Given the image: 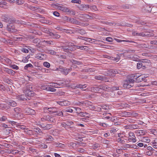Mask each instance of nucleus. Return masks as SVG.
Segmentation results:
<instances>
[{"label": "nucleus", "mask_w": 157, "mask_h": 157, "mask_svg": "<svg viewBox=\"0 0 157 157\" xmlns=\"http://www.w3.org/2000/svg\"><path fill=\"white\" fill-rule=\"evenodd\" d=\"M134 80L132 79L126 80L124 82L123 86L124 88H129L133 86Z\"/></svg>", "instance_id": "nucleus-1"}, {"label": "nucleus", "mask_w": 157, "mask_h": 157, "mask_svg": "<svg viewBox=\"0 0 157 157\" xmlns=\"http://www.w3.org/2000/svg\"><path fill=\"white\" fill-rule=\"evenodd\" d=\"M132 77L134 79L136 80L138 82H139L142 81L144 78L143 75H140L139 74H136L133 75Z\"/></svg>", "instance_id": "nucleus-2"}, {"label": "nucleus", "mask_w": 157, "mask_h": 157, "mask_svg": "<svg viewBox=\"0 0 157 157\" xmlns=\"http://www.w3.org/2000/svg\"><path fill=\"white\" fill-rule=\"evenodd\" d=\"M32 87L31 86H28L24 93L26 95L28 96H32L33 94V91H32Z\"/></svg>", "instance_id": "nucleus-3"}, {"label": "nucleus", "mask_w": 157, "mask_h": 157, "mask_svg": "<svg viewBox=\"0 0 157 157\" xmlns=\"http://www.w3.org/2000/svg\"><path fill=\"white\" fill-rule=\"evenodd\" d=\"M57 9L64 12L71 13L70 9L67 7L63 5H58L57 6Z\"/></svg>", "instance_id": "nucleus-4"}, {"label": "nucleus", "mask_w": 157, "mask_h": 157, "mask_svg": "<svg viewBox=\"0 0 157 157\" xmlns=\"http://www.w3.org/2000/svg\"><path fill=\"white\" fill-rule=\"evenodd\" d=\"M44 111L45 112H48L47 110L48 111V112L51 113H55L57 112V109L56 107H50L47 108L45 107L44 108Z\"/></svg>", "instance_id": "nucleus-5"}, {"label": "nucleus", "mask_w": 157, "mask_h": 157, "mask_svg": "<svg viewBox=\"0 0 157 157\" xmlns=\"http://www.w3.org/2000/svg\"><path fill=\"white\" fill-rule=\"evenodd\" d=\"M128 140L133 143H135L136 141V137L133 132H130L128 133Z\"/></svg>", "instance_id": "nucleus-6"}, {"label": "nucleus", "mask_w": 157, "mask_h": 157, "mask_svg": "<svg viewBox=\"0 0 157 157\" xmlns=\"http://www.w3.org/2000/svg\"><path fill=\"white\" fill-rule=\"evenodd\" d=\"M119 51L120 52L122 53H121L119 54L121 56V54H123L124 53H127L134 52L135 51V50L131 49H127L126 50H119Z\"/></svg>", "instance_id": "nucleus-7"}, {"label": "nucleus", "mask_w": 157, "mask_h": 157, "mask_svg": "<svg viewBox=\"0 0 157 157\" xmlns=\"http://www.w3.org/2000/svg\"><path fill=\"white\" fill-rule=\"evenodd\" d=\"M24 111L25 113L29 115H33L36 113V112L34 110L29 108L26 109Z\"/></svg>", "instance_id": "nucleus-8"}, {"label": "nucleus", "mask_w": 157, "mask_h": 157, "mask_svg": "<svg viewBox=\"0 0 157 157\" xmlns=\"http://www.w3.org/2000/svg\"><path fill=\"white\" fill-rule=\"evenodd\" d=\"M53 138L50 135H47L45 136L44 139V140L45 142H47V143H49L52 141Z\"/></svg>", "instance_id": "nucleus-9"}, {"label": "nucleus", "mask_w": 157, "mask_h": 157, "mask_svg": "<svg viewBox=\"0 0 157 157\" xmlns=\"http://www.w3.org/2000/svg\"><path fill=\"white\" fill-rule=\"evenodd\" d=\"M58 104L62 106H67L70 105V102L67 100L59 101L57 102Z\"/></svg>", "instance_id": "nucleus-10"}, {"label": "nucleus", "mask_w": 157, "mask_h": 157, "mask_svg": "<svg viewBox=\"0 0 157 157\" xmlns=\"http://www.w3.org/2000/svg\"><path fill=\"white\" fill-rule=\"evenodd\" d=\"M1 18L2 21H4L6 22H9V21L11 22V19L8 15H3L2 17Z\"/></svg>", "instance_id": "nucleus-11"}, {"label": "nucleus", "mask_w": 157, "mask_h": 157, "mask_svg": "<svg viewBox=\"0 0 157 157\" xmlns=\"http://www.w3.org/2000/svg\"><path fill=\"white\" fill-rule=\"evenodd\" d=\"M46 56L45 55L42 53H37L36 55V58L37 59L42 60L46 58Z\"/></svg>", "instance_id": "nucleus-12"}, {"label": "nucleus", "mask_w": 157, "mask_h": 157, "mask_svg": "<svg viewBox=\"0 0 157 157\" xmlns=\"http://www.w3.org/2000/svg\"><path fill=\"white\" fill-rule=\"evenodd\" d=\"M28 9L33 11H36V12H41L42 11H41V9L40 8L32 6L30 5H29Z\"/></svg>", "instance_id": "nucleus-13"}, {"label": "nucleus", "mask_w": 157, "mask_h": 157, "mask_svg": "<svg viewBox=\"0 0 157 157\" xmlns=\"http://www.w3.org/2000/svg\"><path fill=\"white\" fill-rule=\"evenodd\" d=\"M78 8L81 10H85L89 8V6L88 5L82 4Z\"/></svg>", "instance_id": "nucleus-14"}, {"label": "nucleus", "mask_w": 157, "mask_h": 157, "mask_svg": "<svg viewBox=\"0 0 157 157\" xmlns=\"http://www.w3.org/2000/svg\"><path fill=\"white\" fill-rule=\"evenodd\" d=\"M135 133L138 136L144 135L145 134V132L143 130H137L135 131Z\"/></svg>", "instance_id": "nucleus-15"}, {"label": "nucleus", "mask_w": 157, "mask_h": 157, "mask_svg": "<svg viewBox=\"0 0 157 157\" xmlns=\"http://www.w3.org/2000/svg\"><path fill=\"white\" fill-rule=\"evenodd\" d=\"M33 133H34V132H35L37 133V134L43 136L42 134H44L42 132L41 130L39 128H34L33 129Z\"/></svg>", "instance_id": "nucleus-16"}, {"label": "nucleus", "mask_w": 157, "mask_h": 157, "mask_svg": "<svg viewBox=\"0 0 157 157\" xmlns=\"http://www.w3.org/2000/svg\"><path fill=\"white\" fill-rule=\"evenodd\" d=\"M4 71L6 72L8 74L11 75H13L15 74V72L12 70L7 68H5Z\"/></svg>", "instance_id": "nucleus-17"}, {"label": "nucleus", "mask_w": 157, "mask_h": 157, "mask_svg": "<svg viewBox=\"0 0 157 157\" xmlns=\"http://www.w3.org/2000/svg\"><path fill=\"white\" fill-rule=\"evenodd\" d=\"M74 24L83 26H85L87 25V23L79 22L76 20H75Z\"/></svg>", "instance_id": "nucleus-18"}, {"label": "nucleus", "mask_w": 157, "mask_h": 157, "mask_svg": "<svg viewBox=\"0 0 157 157\" xmlns=\"http://www.w3.org/2000/svg\"><path fill=\"white\" fill-rule=\"evenodd\" d=\"M53 125L52 124H48L46 125H44L42 128L44 130H49L52 128Z\"/></svg>", "instance_id": "nucleus-19"}, {"label": "nucleus", "mask_w": 157, "mask_h": 157, "mask_svg": "<svg viewBox=\"0 0 157 157\" xmlns=\"http://www.w3.org/2000/svg\"><path fill=\"white\" fill-rule=\"evenodd\" d=\"M49 35L53 38L58 39L60 37V36L59 35L53 33H50Z\"/></svg>", "instance_id": "nucleus-20"}, {"label": "nucleus", "mask_w": 157, "mask_h": 157, "mask_svg": "<svg viewBox=\"0 0 157 157\" xmlns=\"http://www.w3.org/2000/svg\"><path fill=\"white\" fill-rule=\"evenodd\" d=\"M44 89L48 91H50L51 92H54L56 91V89L53 88L52 87H51L50 86L44 87Z\"/></svg>", "instance_id": "nucleus-21"}, {"label": "nucleus", "mask_w": 157, "mask_h": 157, "mask_svg": "<svg viewBox=\"0 0 157 157\" xmlns=\"http://www.w3.org/2000/svg\"><path fill=\"white\" fill-rule=\"evenodd\" d=\"M45 52L46 53L50 54L52 55H55L56 52L53 50L47 49L45 50Z\"/></svg>", "instance_id": "nucleus-22"}, {"label": "nucleus", "mask_w": 157, "mask_h": 157, "mask_svg": "<svg viewBox=\"0 0 157 157\" xmlns=\"http://www.w3.org/2000/svg\"><path fill=\"white\" fill-rule=\"evenodd\" d=\"M7 28L8 30L10 31H13L14 29V26L12 24H8L7 25Z\"/></svg>", "instance_id": "nucleus-23"}, {"label": "nucleus", "mask_w": 157, "mask_h": 157, "mask_svg": "<svg viewBox=\"0 0 157 157\" xmlns=\"http://www.w3.org/2000/svg\"><path fill=\"white\" fill-rule=\"evenodd\" d=\"M82 40L91 43H95V40L87 37L84 38V39H82Z\"/></svg>", "instance_id": "nucleus-24"}, {"label": "nucleus", "mask_w": 157, "mask_h": 157, "mask_svg": "<svg viewBox=\"0 0 157 157\" xmlns=\"http://www.w3.org/2000/svg\"><path fill=\"white\" fill-rule=\"evenodd\" d=\"M8 104L9 105L14 107L17 106V103L14 101L13 100H11L8 102Z\"/></svg>", "instance_id": "nucleus-25"}, {"label": "nucleus", "mask_w": 157, "mask_h": 157, "mask_svg": "<svg viewBox=\"0 0 157 157\" xmlns=\"http://www.w3.org/2000/svg\"><path fill=\"white\" fill-rule=\"evenodd\" d=\"M61 85V84H60V83H51L50 86L52 87L59 88L60 87L59 86Z\"/></svg>", "instance_id": "nucleus-26"}, {"label": "nucleus", "mask_w": 157, "mask_h": 157, "mask_svg": "<svg viewBox=\"0 0 157 157\" xmlns=\"http://www.w3.org/2000/svg\"><path fill=\"white\" fill-rule=\"evenodd\" d=\"M79 17L84 19H89L91 17L86 14H80Z\"/></svg>", "instance_id": "nucleus-27"}, {"label": "nucleus", "mask_w": 157, "mask_h": 157, "mask_svg": "<svg viewBox=\"0 0 157 157\" xmlns=\"http://www.w3.org/2000/svg\"><path fill=\"white\" fill-rule=\"evenodd\" d=\"M132 34L134 36H139L143 37V33H138L135 31H133L132 32Z\"/></svg>", "instance_id": "nucleus-28"}, {"label": "nucleus", "mask_w": 157, "mask_h": 157, "mask_svg": "<svg viewBox=\"0 0 157 157\" xmlns=\"http://www.w3.org/2000/svg\"><path fill=\"white\" fill-rule=\"evenodd\" d=\"M120 56H121L120 55V54H119L118 55H117L116 57H110V59L114 61L118 62L120 59Z\"/></svg>", "instance_id": "nucleus-29"}, {"label": "nucleus", "mask_w": 157, "mask_h": 157, "mask_svg": "<svg viewBox=\"0 0 157 157\" xmlns=\"http://www.w3.org/2000/svg\"><path fill=\"white\" fill-rule=\"evenodd\" d=\"M6 2L5 0H3L2 1L0 2V7L3 8H6Z\"/></svg>", "instance_id": "nucleus-30"}, {"label": "nucleus", "mask_w": 157, "mask_h": 157, "mask_svg": "<svg viewBox=\"0 0 157 157\" xmlns=\"http://www.w3.org/2000/svg\"><path fill=\"white\" fill-rule=\"evenodd\" d=\"M9 109V107L3 104H0V109Z\"/></svg>", "instance_id": "nucleus-31"}, {"label": "nucleus", "mask_w": 157, "mask_h": 157, "mask_svg": "<svg viewBox=\"0 0 157 157\" xmlns=\"http://www.w3.org/2000/svg\"><path fill=\"white\" fill-rule=\"evenodd\" d=\"M76 31L81 35H83L86 33V31L82 29H78Z\"/></svg>", "instance_id": "nucleus-32"}, {"label": "nucleus", "mask_w": 157, "mask_h": 157, "mask_svg": "<svg viewBox=\"0 0 157 157\" xmlns=\"http://www.w3.org/2000/svg\"><path fill=\"white\" fill-rule=\"evenodd\" d=\"M26 96L27 95L22 94L18 96V98L19 99L22 100H26Z\"/></svg>", "instance_id": "nucleus-33"}, {"label": "nucleus", "mask_w": 157, "mask_h": 157, "mask_svg": "<svg viewBox=\"0 0 157 157\" xmlns=\"http://www.w3.org/2000/svg\"><path fill=\"white\" fill-rule=\"evenodd\" d=\"M75 45H70V44L68 45V48L69 49V52L73 51L76 50L75 47Z\"/></svg>", "instance_id": "nucleus-34"}, {"label": "nucleus", "mask_w": 157, "mask_h": 157, "mask_svg": "<svg viewBox=\"0 0 157 157\" xmlns=\"http://www.w3.org/2000/svg\"><path fill=\"white\" fill-rule=\"evenodd\" d=\"M55 120V119L54 117L52 116L49 115V117H48V119L47 121H49L51 123H53L54 122Z\"/></svg>", "instance_id": "nucleus-35"}, {"label": "nucleus", "mask_w": 157, "mask_h": 157, "mask_svg": "<svg viewBox=\"0 0 157 157\" xmlns=\"http://www.w3.org/2000/svg\"><path fill=\"white\" fill-rule=\"evenodd\" d=\"M87 86L86 84H84V85H82V84H78L77 85L76 87L77 88H80V89H83L85 88Z\"/></svg>", "instance_id": "nucleus-36"}, {"label": "nucleus", "mask_w": 157, "mask_h": 157, "mask_svg": "<svg viewBox=\"0 0 157 157\" xmlns=\"http://www.w3.org/2000/svg\"><path fill=\"white\" fill-rule=\"evenodd\" d=\"M142 140L143 142L147 143H149L150 141V138L148 137H143Z\"/></svg>", "instance_id": "nucleus-37"}, {"label": "nucleus", "mask_w": 157, "mask_h": 157, "mask_svg": "<svg viewBox=\"0 0 157 157\" xmlns=\"http://www.w3.org/2000/svg\"><path fill=\"white\" fill-rule=\"evenodd\" d=\"M143 37H150L153 36L152 34H151L147 32H146L144 33H143Z\"/></svg>", "instance_id": "nucleus-38"}, {"label": "nucleus", "mask_w": 157, "mask_h": 157, "mask_svg": "<svg viewBox=\"0 0 157 157\" xmlns=\"http://www.w3.org/2000/svg\"><path fill=\"white\" fill-rule=\"evenodd\" d=\"M63 111V112L72 113L73 111V110L72 109L69 107H67V108L66 109H64Z\"/></svg>", "instance_id": "nucleus-39"}, {"label": "nucleus", "mask_w": 157, "mask_h": 157, "mask_svg": "<svg viewBox=\"0 0 157 157\" xmlns=\"http://www.w3.org/2000/svg\"><path fill=\"white\" fill-rule=\"evenodd\" d=\"M105 77H103L102 76H96L94 77V78L97 80H102L105 79Z\"/></svg>", "instance_id": "nucleus-40"}, {"label": "nucleus", "mask_w": 157, "mask_h": 157, "mask_svg": "<svg viewBox=\"0 0 157 157\" xmlns=\"http://www.w3.org/2000/svg\"><path fill=\"white\" fill-rule=\"evenodd\" d=\"M56 113L54 114L55 116H63V113L62 111H58V110H57V112L55 113Z\"/></svg>", "instance_id": "nucleus-41"}, {"label": "nucleus", "mask_w": 157, "mask_h": 157, "mask_svg": "<svg viewBox=\"0 0 157 157\" xmlns=\"http://www.w3.org/2000/svg\"><path fill=\"white\" fill-rule=\"evenodd\" d=\"M62 49L65 52L67 53L70 52H69L68 46L62 47Z\"/></svg>", "instance_id": "nucleus-42"}, {"label": "nucleus", "mask_w": 157, "mask_h": 157, "mask_svg": "<svg viewBox=\"0 0 157 157\" xmlns=\"http://www.w3.org/2000/svg\"><path fill=\"white\" fill-rule=\"evenodd\" d=\"M71 70V68L70 69H69L64 68V70L63 72V74L65 75H67L68 73Z\"/></svg>", "instance_id": "nucleus-43"}, {"label": "nucleus", "mask_w": 157, "mask_h": 157, "mask_svg": "<svg viewBox=\"0 0 157 157\" xmlns=\"http://www.w3.org/2000/svg\"><path fill=\"white\" fill-rule=\"evenodd\" d=\"M113 71V69H110L108 70V73L107 75H107L109 76H114V75H113V72L112 71Z\"/></svg>", "instance_id": "nucleus-44"}, {"label": "nucleus", "mask_w": 157, "mask_h": 157, "mask_svg": "<svg viewBox=\"0 0 157 157\" xmlns=\"http://www.w3.org/2000/svg\"><path fill=\"white\" fill-rule=\"evenodd\" d=\"M25 132L27 134L29 135L33 134V130H28L27 129H26V130L25 131Z\"/></svg>", "instance_id": "nucleus-45"}, {"label": "nucleus", "mask_w": 157, "mask_h": 157, "mask_svg": "<svg viewBox=\"0 0 157 157\" xmlns=\"http://www.w3.org/2000/svg\"><path fill=\"white\" fill-rule=\"evenodd\" d=\"M112 71L113 72V75H114V74H122V72L119 70L113 69V71Z\"/></svg>", "instance_id": "nucleus-46"}, {"label": "nucleus", "mask_w": 157, "mask_h": 157, "mask_svg": "<svg viewBox=\"0 0 157 157\" xmlns=\"http://www.w3.org/2000/svg\"><path fill=\"white\" fill-rule=\"evenodd\" d=\"M43 65L45 67L48 68L50 67V64L47 62H44Z\"/></svg>", "instance_id": "nucleus-47"}, {"label": "nucleus", "mask_w": 157, "mask_h": 157, "mask_svg": "<svg viewBox=\"0 0 157 157\" xmlns=\"http://www.w3.org/2000/svg\"><path fill=\"white\" fill-rule=\"evenodd\" d=\"M17 127L18 128L22 130L26 129V127L25 126L23 125H21L19 123L18 124V125Z\"/></svg>", "instance_id": "nucleus-48"}, {"label": "nucleus", "mask_w": 157, "mask_h": 157, "mask_svg": "<svg viewBox=\"0 0 157 157\" xmlns=\"http://www.w3.org/2000/svg\"><path fill=\"white\" fill-rule=\"evenodd\" d=\"M123 114L124 115V116H125L126 117H128L131 116L132 114L130 112H124L123 113Z\"/></svg>", "instance_id": "nucleus-49"}, {"label": "nucleus", "mask_w": 157, "mask_h": 157, "mask_svg": "<svg viewBox=\"0 0 157 157\" xmlns=\"http://www.w3.org/2000/svg\"><path fill=\"white\" fill-rule=\"evenodd\" d=\"M71 17H69L67 16L63 17V21L67 22H69Z\"/></svg>", "instance_id": "nucleus-50"}, {"label": "nucleus", "mask_w": 157, "mask_h": 157, "mask_svg": "<svg viewBox=\"0 0 157 157\" xmlns=\"http://www.w3.org/2000/svg\"><path fill=\"white\" fill-rule=\"evenodd\" d=\"M24 2V0H16V3L19 5L22 4Z\"/></svg>", "instance_id": "nucleus-51"}, {"label": "nucleus", "mask_w": 157, "mask_h": 157, "mask_svg": "<svg viewBox=\"0 0 157 157\" xmlns=\"http://www.w3.org/2000/svg\"><path fill=\"white\" fill-rule=\"evenodd\" d=\"M71 2L73 3H78L80 4L81 2L80 0H72L71 1Z\"/></svg>", "instance_id": "nucleus-52"}, {"label": "nucleus", "mask_w": 157, "mask_h": 157, "mask_svg": "<svg viewBox=\"0 0 157 157\" xmlns=\"http://www.w3.org/2000/svg\"><path fill=\"white\" fill-rule=\"evenodd\" d=\"M79 116L82 117H85L88 114L86 113L81 112L79 113Z\"/></svg>", "instance_id": "nucleus-53"}, {"label": "nucleus", "mask_w": 157, "mask_h": 157, "mask_svg": "<svg viewBox=\"0 0 157 157\" xmlns=\"http://www.w3.org/2000/svg\"><path fill=\"white\" fill-rule=\"evenodd\" d=\"M56 146L57 147H65V145L64 144H63L61 143H56Z\"/></svg>", "instance_id": "nucleus-54"}, {"label": "nucleus", "mask_w": 157, "mask_h": 157, "mask_svg": "<svg viewBox=\"0 0 157 157\" xmlns=\"http://www.w3.org/2000/svg\"><path fill=\"white\" fill-rule=\"evenodd\" d=\"M40 42V40L39 39L36 38L33 40V42L34 43L39 44Z\"/></svg>", "instance_id": "nucleus-55"}, {"label": "nucleus", "mask_w": 157, "mask_h": 157, "mask_svg": "<svg viewBox=\"0 0 157 157\" xmlns=\"http://www.w3.org/2000/svg\"><path fill=\"white\" fill-rule=\"evenodd\" d=\"M9 123L12 125H16V126L17 127V126L18 125V123L14 121H9Z\"/></svg>", "instance_id": "nucleus-56"}, {"label": "nucleus", "mask_w": 157, "mask_h": 157, "mask_svg": "<svg viewBox=\"0 0 157 157\" xmlns=\"http://www.w3.org/2000/svg\"><path fill=\"white\" fill-rule=\"evenodd\" d=\"M143 63L142 62H139L137 63V66L138 69H139L141 67H143Z\"/></svg>", "instance_id": "nucleus-57"}, {"label": "nucleus", "mask_w": 157, "mask_h": 157, "mask_svg": "<svg viewBox=\"0 0 157 157\" xmlns=\"http://www.w3.org/2000/svg\"><path fill=\"white\" fill-rule=\"evenodd\" d=\"M29 67H33V66L31 63H29L26 65L25 67L24 68L25 69L27 70Z\"/></svg>", "instance_id": "nucleus-58"}, {"label": "nucleus", "mask_w": 157, "mask_h": 157, "mask_svg": "<svg viewBox=\"0 0 157 157\" xmlns=\"http://www.w3.org/2000/svg\"><path fill=\"white\" fill-rule=\"evenodd\" d=\"M132 129H136L139 128V126L137 124H132Z\"/></svg>", "instance_id": "nucleus-59"}, {"label": "nucleus", "mask_w": 157, "mask_h": 157, "mask_svg": "<svg viewBox=\"0 0 157 157\" xmlns=\"http://www.w3.org/2000/svg\"><path fill=\"white\" fill-rule=\"evenodd\" d=\"M21 50V52L25 53H28L29 52L28 49L25 48H22Z\"/></svg>", "instance_id": "nucleus-60"}, {"label": "nucleus", "mask_w": 157, "mask_h": 157, "mask_svg": "<svg viewBox=\"0 0 157 157\" xmlns=\"http://www.w3.org/2000/svg\"><path fill=\"white\" fill-rule=\"evenodd\" d=\"M90 9L94 10L95 11H96L98 10L96 6L95 5H93L89 7V8Z\"/></svg>", "instance_id": "nucleus-61"}, {"label": "nucleus", "mask_w": 157, "mask_h": 157, "mask_svg": "<svg viewBox=\"0 0 157 157\" xmlns=\"http://www.w3.org/2000/svg\"><path fill=\"white\" fill-rule=\"evenodd\" d=\"M44 42H45L46 43L48 44H51V45H54V43L52 41L50 40H44Z\"/></svg>", "instance_id": "nucleus-62"}, {"label": "nucleus", "mask_w": 157, "mask_h": 157, "mask_svg": "<svg viewBox=\"0 0 157 157\" xmlns=\"http://www.w3.org/2000/svg\"><path fill=\"white\" fill-rule=\"evenodd\" d=\"M14 111L16 113H19L20 111V109L18 107L15 108L14 109Z\"/></svg>", "instance_id": "nucleus-63"}, {"label": "nucleus", "mask_w": 157, "mask_h": 157, "mask_svg": "<svg viewBox=\"0 0 157 157\" xmlns=\"http://www.w3.org/2000/svg\"><path fill=\"white\" fill-rule=\"evenodd\" d=\"M7 120V117L5 116H3L1 118H0V121H4Z\"/></svg>", "instance_id": "nucleus-64"}]
</instances>
